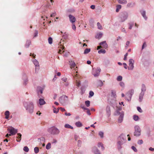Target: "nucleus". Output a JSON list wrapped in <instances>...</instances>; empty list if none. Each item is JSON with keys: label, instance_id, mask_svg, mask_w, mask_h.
Listing matches in <instances>:
<instances>
[{"label": "nucleus", "instance_id": "39", "mask_svg": "<svg viewBox=\"0 0 154 154\" xmlns=\"http://www.w3.org/2000/svg\"><path fill=\"white\" fill-rule=\"evenodd\" d=\"M119 85H120L122 87L123 89H124L125 87V85L124 83L122 82H121L119 83Z\"/></svg>", "mask_w": 154, "mask_h": 154}, {"label": "nucleus", "instance_id": "59", "mask_svg": "<svg viewBox=\"0 0 154 154\" xmlns=\"http://www.w3.org/2000/svg\"><path fill=\"white\" fill-rule=\"evenodd\" d=\"M72 28L74 30H75L76 29V26L75 24H72Z\"/></svg>", "mask_w": 154, "mask_h": 154}, {"label": "nucleus", "instance_id": "53", "mask_svg": "<svg viewBox=\"0 0 154 154\" xmlns=\"http://www.w3.org/2000/svg\"><path fill=\"white\" fill-rule=\"evenodd\" d=\"M137 110L140 112H143V110L140 107H137Z\"/></svg>", "mask_w": 154, "mask_h": 154}, {"label": "nucleus", "instance_id": "47", "mask_svg": "<svg viewBox=\"0 0 154 154\" xmlns=\"http://www.w3.org/2000/svg\"><path fill=\"white\" fill-rule=\"evenodd\" d=\"M94 95V93L92 91H90L89 93V97H92Z\"/></svg>", "mask_w": 154, "mask_h": 154}, {"label": "nucleus", "instance_id": "20", "mask_svg": "<svg viewBox=\"0 0 154 154\" xmlns=\"http://www.w3.org/2000/svg\"><path fill=\"white\" fill-rule=\"evenodd\" d=\"M140 13L144 19L146 20L147 18L146 15V11L144 10H141L140 11Z\"/></svg>", "mask_w": 154, "mask_h": 154}, {"label": "nucleus", "instance_id": "27", "mask_svg": "<svg viewBox=\"0 0 154 154\" xmlns=\"http://www.w3.org/2000/svg\"><path fill=\"white\" fill-rule=\"evenodd\" d=\"M119 3L121 4H126L127 3V1L126 0H117Z\"/></svg>", "mask_w": 154, "mask_h": 154}, {"label": "nucleus", "instance_id": "35", "mask_svg": "<svg viewBox=\"0 0 154 154\" xmlns=\"http://www.w3.org/2000/svg\"><path fill=\"white\" fill-rule=\"evenodd\" d=\"M116 7V11L118 12H119V10L121 8L122 6L121 5H117Z\"/></svg>", "mask_w": 154, "mask_h": 154}, {"label": "nucleus", "instance_id": "34", "mask_svg": "<svg viewBox=\"0 0 154 154\" xmlns=\"http://www.w3.org/2000/svg\"><path fill=\"white\" fill-rule=\"evenodd\" d=\"M98 29H99L101 30L103 29V27L99 22H98L97 23Z\"/></svg>", "mask_w": 154, "mask_h": 154}, {"label": "nucleus", "instance_id": "33", "mask_svg": "<svg viewBox=\"0 0 154 154\" xmlns=\"http://www.w3.org/2000/svg\"><path fill=\"white\" fill-rule=\"evenodd\" d=\"M91 51L90 48H86L84 51V54H86L88 53Z\"/></svg>", "mask_w": 154, "mask_h": 154}, {"label": "nucleus", "instance_id": "64", "mask_svg": "<svg viewBox=\"0 0 154 154\" xmlns=\"http://www.w3.org/2000/svg\"><path fill=\"white\" fill-rule=\"evenodd\" d=\"M90 8L91 9H94L95 8V5H92L91 6Z\"/></svg>", "mask_w": 154, "mask_h": 154}, {"label": "nucleus", "instance_id": "43", "mask_svg": "<svg viewBox=\"0 0 154 154\" xmlns=\"http://www.w3.org/2000/svg\"><path fill=\"white\" fill-rule=\"evenodd\" d=\"M128 25L129 26V29H132V27L133 26L134 24L133 23H128Z\"/></svg>", "mask_w": 154, "mask_h": 154}, {"label": "nucleus", "instance_id": "24", "mask_svg": "<svg viewBox=\"0 0 154 154\" xmlns=\"http://www.w3.org/2000/svg\"><path fill=\"white\" fill-rule=\"evenodd\" d=\"M97 146L98 147H101V149L103 151V150H104L105 148L103 146V144H102V143H100V142L99 143H98Z\"/></svg>", "mask_w": 154, "mask_h": 154}, {"label": "nucleus", "instance_id": "45", "mask_svg": "<svg viewBox=\"0 0 154 154\" xmlns=\"http://www.w3.org/2000/svg\"><path fill=\"white\" fill-rule=\"evenodd\" d=\"M147 46V45L146 44V42H144L143 43V45L142 47V49L141 50H143L144 48H146Z\"/></svg>", "mask_w": 154, "mask_h": 154}, {"label": "nucleus", "instance_id": "4", "mask_svg": "<svg viewBox=\"0 0 154 154\" xmlns=\"http://www.w3.org/2000/svg\"><path fill=\"white\" fill-rule=\"evenodd\" d=\"M146 90L145 85L144 84H142L141 86V92L139 96V102H141L142 101Z\"/></svg>", "mask_w": 154, "mask_h": 154}, {"label": "nucleus", "instance_id": "36", "mask_svg": "<svg viewBox=\"0 0 154 154\" xmlns=\"http://www.w3.org/2000/svg\"><path fill=\"white\" fill-rule=\"evenodd\" d=\"M133 118L134 120L135 121H137L139 119L138 116L137 115H134L133 116Z\"/></svg>", "mask_w": 154, "mask_h": 154}, {"label": "nucleus", "instance_id": "1", "mask_svg": "<svg viewBox=\"0 0 154 154\" xmlns=\"http://www.w3.org/2000/svg\"><path fill=\"white\" fill-rule=\"evenodd\" d=\"M117 148L119 151L122 148V145L126 142V139L125 135L123 134H121L117 139Z\"/></svg>", "mask_w": 154, "mask_h": 154}, {"label": "nucleus", "instance_id": "55", "mask_svg": "<svg viewBox=\"0 0 154 154\" xmlns=\"http://www.w3.org/2000/svg\"><path fill=\"white\" fill-rule=\"evenodd\" d=\"M80 107L82 108L84 110L87 109L88 108L85 107V106L84 105H83V104H81L80 105Z\"/></svg>", "mask_w": 154, "mask_h": 154}, {"label": "nucleus", "instance_id": "52", "mask_svg": "<svg viewBox=\"0 0 154 154\" xmlns=\"http://www.w3.org/2000/svg\"><path fill=\"white\" fill-rule=\"evenodd\" d=\"M82 142L81 140H79L78 141V146L79 147H80L81 145Z\"/></svg>", "mask_w": 154, "mask_h": 154}, {"label": "nucleus", "instance_id": "30", "mask_svg": "<svg viewBox=\"0 0 154 154\" xmlns=\"http://www.w3.org/2000/svg\"><path fill=\"white\" fill-rule=\"evenodd\" d=\"M111 96L115 98L116 97V92L115 91L112 90L111 91Z\"/></svg>", "mask_w": 154, "mask_h": 154}, {"label": "nucleus", "instance_id": "17", "mask_svg": "<svg viewBox=\"0 0 154 154\" xmlns=\"http://www.w3.org/2000/svg\"><path fill=\"white\" fill-rule=\"evenodd\" d=\"M69 17L70 21L72 23H73L75 22L76 19L74 16L71 14H69Z\"/></svg>", "mask_w": 154, "mask_h": 154}, {"label": "nucleus", "instance_id": "8", "mask_svg": "<svg viewBox=\"0 0 154 154\" xmlns=\"http://www.w3.org/2000/svg\"><path fill=\"white\" fill-rule=\"evenodd\" d=\"M134 90L131 89L126 94L125 99L128 101H129L131 100L132 96L134 93Z\"/></svg>", "mask_w": 154, "mask_h": 154}, {"label": "nucleus", "instance_id": "10", "mask_svg": "<svg viewBox=\"0 0 154 154\" xmlns=\"http://www.w3.org/2000/svg\"><path fill=\"white\" fill-rule=\"evenodd\" d=\"M7 130L9 131L10 133L9 135L10 136L14 135L18 132L17 129H15L14 128L11 127L10 128H8Z\"/></svg>", "mask_w": 154, "mask_h": 154}, {"label": "nucleus", "instance_id": "2", "mask_svg": "<svg viewBox=\"0 0 154 154\" xmlns=\"http://www.w3.org/2000/svg\"><path fill=\"white\" fill-rule=\"evenodd\" d=\"M23 105L26 110L30 113H32L33 111L34 106L32 102H24Z\"/></svg>", "mask_w": 154, "mask_h": 154}, {"label": "nucleus", "instance_id": "31", "mask_svg": "<svg viewBox=\"0 0 154 154\" xmlns=\"http://www.w3.org/2000/svg\"><path fill=\"white\" fill-rule=\"evenodd\" d=\"M135 4L134 3H129L127 5V6L128 7L131 8L133 7Z\"/></svg>", "mask_w": 154, "mask_h": 154}, {"label": "nucleus", "instance_id": "19", "mask_svg": "<svg viewBox=\"0 0 154 154\" xmlns=\"http://www.w3.org/2000/svg\"><path fill=\"white\" fill-rule=\"evenodd\" d=\"M23 79L24 80L23 85H26L28 82L27 77L26 75L24 74L23 75Z\"/></svg>", "mask_w": 154, "mask_h": 154}, {"label": "nucleus", "instance_id": "40", "mask_svg": "<svg viewBox=\"0 0 154 154\" xmlns=\"http://www.w3.org/2000/svg\"><path fill=\"white\" fill-rule=\"evenodd\" d=\"M90 102L89 100H87L85 101V103L86 105L88 107H89L90 106Z\"/></svg>", "mask_w": 154, "mask_h": 154}, {"label": "nucleus", "instance_id": "3", "mask_svg": "<svg viewBox=\"0 0 154 154\" xmlns=\"http://www.w3.org/2000/svg\"><path fill=\"white\" fill-rule=\"evenodd\" d=\"M48 131L51 134L53 135H57L60 133V130L57 127L53 126L48 129Z\"/></svg>", "mask_w": 154, "mask_h": 154}, {"label": "nucleus", "instance_id": "13", "mask_svg": "<svg viewBox=\"0 0 154 154\" xmlns=\"http://www.w3.org/2000/svg\"><path fill=\"white\" fill-rule=\"evenodd\" d=\"M91 151L94 154H101L100 151L95 146L92 147Z\"/></svg>", "mask_w": 154, "mask_h": 154}, {"label": "nucleus", "instance_id": "23", "mask_svg": "<svg viewBox=\"0 0 154 154\" xmlns=\"http://www.w3.org/2000/svg\"><path fill=\"white\" fill-rule=\"evenodd\" d=\"M31 44V41L30 40H27L25 45V47L26 48H28Z\"/></svg>", "mask_w": 154, "mask_h": 154}, {"label": "nucleus", "instance_id": "16", "mask_svg": "<svg viewBox=\"0 0 154 154\" xmlns=\"http://www.w3.org/2000/svg\"><path fill=\"white\" fill-rule=\"evenodd\" d=\"M99 44L100 45H101V47H102V48L106 49L108 48V45L106 43V41H104L101 42L99 43Z\"/></svg>", "mask_w": 154, "mask_h": 154}, {"label": "nucleus", "instance_id": "28", "mask_svg": "<svg viewBox=\"0 0 154 154\" xmlns=\"http://www.w3.org/2000/svg\"><path fill=\"white\" fill-rule=\"evenodd\" d=\"M69 65L72 68H73L75 67V62L73 61H69Z\"/></svg>", "mask_w": 154, "mask_h": 154}, {"label": "nucleus", "instance_id": "56", "mask_svg": "<svg viewBox=\"0 0 154 154\" xmlns=\"http://www.w3.org/2000/svg\"><path fill=\"white\" fill-rule=\"evenodd\" d=\"M68 35L66 34H64L63 35V38L64 39H66L67 38Z\"/></svg>", "mask_w": 154, "mask_h": 154}, {"label": "nucleus", "instance_id": "25", "mask_svg": "<svg viewBox=\"0 0 154 154\" xmlns=\"http://www.w3.org/2000/svg\"><path fill=\"white\" fill-rule=\"evenodd\" d=\"M103 33L101 32H99L95 36V38L99 39L102 36Z\"/></svg>", "mask_w": 154, "mask_h": 154}, {"label": "nucleus", "instance_id": "62", "mask_svg": "<svg viewBox=\"0 0 154 154\" xmlns=\"http://www.w3.org/2000/svg\"><path fill=\"white\" fill-rule=\"evenodd\" d=\"M65 115L66 116H70L71 115V114L69 112L67 113V112H66L65 113Z\"/></svg>", "mask_w": 154, "mask_h": 154}, {"label": "nucleus", "instance_id": "15", "mask_svg": "<svg viewBox=\"0 0 154 154\" xmlns=\"http://www.w3.org/2000/svg\"><path fill=\"white\" fill-rule=\"evenodd\" d=\"M106 110L108 117H109L111 115V109L110 106H107L106 107Z\"/></svg>", "mask_w": 154, "mask_h": 154}, {"label": "nucleus", "instance_id": "14", "mask_svg": "<svg viewBox=\"0 0 154 154\" xmlns=\"http://www.w3.org/2000/svg\"><path fill=\"white\" fill-rule=\"evenodd\" d=\"M100 71L101 69L100 68H97L95 72L93 71L92 72V74L94 77H97L99 75Z\"/></svg>", "mask_w": 154, "mask_h": 154}, {"label": "nucleus", "instance_id": "37", "mask_svg": "<svg viewBox=\"0 0 154 154\" xmlns=\"http://www.w3.org/2000/svg\"><path fill=\"white\" fill-rule=\"evenodd\" d=\"M51 148V144L50 143H48L46 146V148L47 149H50Z\"/></svg>", "mask_w": 154, "mask_h": 154}, {"label": "nucleus", "instance_id": "60", "mask_svg": "<svg viewBox=\"0 0 154 154\" xmlns=\"http://www.w3.org/2000/svg\"><path fill=\"white\" fill-rule=\"evenodd\" d=\"M58 109H60V110L62 112L66 111V110L64 108H62V107H60V108H58Z\"/></svg>", "mask_w": 154, "mask_h": 154}, {"label": "nucleus", "instance_id": "48", "mask_svg": "<svg viewBox=\"0 0 154 154\" xmlns=\"http://www.w3.org/2000/svg\"><path fill=\"white\" fill-rule=\"evenodd\" d=\"M99 135L102 138H103V133L102 131H100L99 133Z\"/></svg>", "mask_w": 154, "mask_h": 154}, {"label": "nucleus", "instance_id": "11", "mask_svg": "<svg viewBox=\"0 0 154 154\" xmlns=\"http://www.w3.org/2000/svg\"><path fill=\"white\" fill-rule=\"evenodd\" d=\"M129 67H128V69L129 70H132L134 68V60L132 59H130L129 60Z\"/></svg>", "mask_w": 154, "mask_h": 154}, {"label": "nucleus", "instance_id": "58", "mask_svg": "<svg viewBox=\"0 0 154 154\" xmlns=\"http://www.w3.org/2000/svg\"><path fill=\"white\" fill-rule=\"evenodd\" d=\"M128 55V53H127L124 56V60H127V57Z\"/></svg>", "mask_w": 154, "mask_h": 154}, {"label": "nucleus", "instance_id": "32", "mask_svg": "<svg viewBox=\"0 0 154 154\" xmlns=\"http://www.w3.org/2000/svg\"><path fill=\"white\" fill-rule=\"evenodd\" d=\"M64 127L65 128H70L71 129H73V127L71 126L69 124H67L65 125Z\"/></svg>", "mask_w": 154, "mask_h": 154}, {"label": "nucleus", "instance_id": "38", "mask_svg": "<svg viewBox=\"0 0 154 154\" xmlns=\"http://www.w3.org/2000/svg\"><path fill=\"white\" fill-rule=\"evenodd\" d=\"M106 52V51L105 50L100 49L98 51V53L99 54H105Z\"/></svg>", "mask_w": 154, "mask_h": 154}, {"label": "nucleus", "instance_id": "63", "mask_svg": "<svg viewBox=\"0 0 154 154\" xmlns=\"http://www.w3.org/2000/svg\"><path fill=\"white\" fill-rule=\"evenodd\" d=\"M57 142V140L55 139H53V142H52V143H55Z\"/></svg>", "mask_w": 154, "mask_h": 154}, {"label": "nucleus", "instance_id": "49", "mask_svg": "<svg viewBox=\"0 0 154 154\" xmlns=\"http://www.w3.org/2000/svg\"><path fill=\"white\" fill-rule=\"evenodd\" d=\"M131 149L135 152H137V150L136 148L134 146H132L131 147Z\"/></svg>", "mask_w": 154, "mask_h": 154}, {"label": "nucleus", "instance_id": "57", "mask_svg": "<svg viewBox=\"0 0 154 154\" xmlns=\"http://www.w3.org/2000/svg\"><path fill=\"white\" fill-rule=\"evenodd\" d=\"M86 110H87V111L86 112L87 114L88 115H90L91 114L90 113V109H88V108H87V109H86Z\"/></svg>", "mask_w": 154, "mask_h": 154}, {"label": "nucleus", "instance_id": "29", "mask_svg": "<svg viewBox=\"0 0 154 154\" xmlns=\"http://www.w3.org/2000/svg\"><path fill=\"white\" fill-rule=\"evenodd\" d=\"M9 112L8 111H6L5 112V118L7 119H8L9 116Z\"/></svg>", "mask_w": 154, "mask_h": 154}, {"label": "nucleus", "instance_id": "7", "mask_svg": "<svg viewBox=\"0 0 154 154\" xmlns=\"http://www.w3.org/2000/svg\"><path fill=\"white\" fill-rule=\"evenodd\" d=\"M119 109L116 110V115H119V117L118 119V122L119 123H121L123 120L124 113V112L123 111H122L121 112H119Z\"/></svg>", "mask_w": 154, "mask_h": 154}, {"label": "nucleus", "instance_id": "26", "mask_svg": "<svg viewBox=\"0 0 154 154\" xmlns=\"http://www.w3.org/2000/svg\"><path fill=\"white\" fill-rule=\"evenodd\" d=\"M75 124V125L78 127H80L82 126V124L79 121L76 122Z\"/></svg>", "mask_w": 154, "mask_h": 154}, {"label": "nucleus", "instance_id": "61", "mask_svg": "<svg viewBox=\"0 0 154 154\" xmlns=\"http://www.w3.org/2000/svg\"><path fill=\"white\" fill-rule=\"evenodd\" d=\"M61 80L64 82H66L67 80V79L65 77L61 79Z\"/></svg>", "mask_w": 154, "mask_h": 154}, {"label": "nucleus", "instance_id": "44", "mask_svg": "<svg viewBox=\"0 0 154 154\" xmlns=\"http://www.w3.org/2000/svg\"><path fill=\"white\" fill-rule=\"evenodd\" d=\"M52 41L53 39L51 37H49L48 39V43L50 44H51L52 43Z\"/></svg>", "mask_w": 154, "mask_h": 154}, {"label": "nucleus", "instance_id": "46", "mask_svg": "<svg viewBox=\"0 0 154 154\" xmlns=\"http://www.w3.org/2000/svg\"><path fill=\"white\" fill-rule=\"evenodd\" d=\"M122 79V77L121 76H119L117 77V80L118 81H121Z\"/></svg>", "mask_w": 154, "mask_h": 154}, {"label": "nucleus", "instance_id": "41", "mask_svg": "<svg viewBox=\"0 0 154 154\" xmlns=\"http://www.w3.org/2000/svg\"><path fill=\"white\" fill-rule=\"evenodd\" d=\"M34 152L35 153H37L39 151V149L38 147H35L34 149Z\"/></svg>", "mask_w": 154, "mask_h": 154}, {"label": "nucleus", "instance_id": "5", "mask_svg": "<svg viewBox=\"0 0 154 154\" xmlns=\"http://www.w3.org/2000/svg\"><path fill=\"white\" fill-rule=\"evenodd\" d=\"M59 100V102L63 106H65L68 103V97L65 95L60 97Z\"/></svg>", "mask_w": 154, "mask_h": 154}, {"label": "nucleus", "instance_id": "42", "mask_svg": "<svg viewBox=\"0 0 154 154\" xmlns=\"http://www.w3.org/2000/svg\"><path fill=\"white\" fill-rule=\"evenodd\" d=\"M23 150L24 151L27 152L29 151V149L27 146H25L23 147Z\"/></svg>", "mask_w": 154, "mask_h": 154}, {"label": "nucleus", "instance_id": "51", "mask_svg": "<svg viewBox=\"0 0 154 154\" xmlns=\"http://www.w3.org/2000/svg\"><path fill=\"white\" fill-rule=\"evenodd\" d=\"M38 31L37 30H35V32L34 34V37H35L38 36Z\"/></svg>", "mask_w": 154, "mask_h": 154}, {"label": "nucleus", "instance_id": "50", "mask_svg": "<svg viewBox=\"0 0 154 154\" xmlns=\"http://www.w3.org/2000/svg\"><path fill=\"white\" fill-rule=\"evenodd\" d=\"M137 143L138 144L141 145L143 143V141L142 140H139Z\"/></svg>", "mask_w": 154, "mask_h": 154}, {"label": "nucleus", "instance_id": "22", "mask_svg": "<svg viewBox=\"0 0 154 154\" xmlns=\"http://www.w3.org/2000/svg\"><path fill=\"white\" fill-rule=\"evenodd\" d=\"M39 103L40 105H42L45 104L46 103L43 99L40 98L39 100Z\"/></svg>", "mask_w": 154, "mask_h": 154}, {"label": "nucleus", "instance_id": "54", "mask_svg": "<svg viewBox=\"0 0 154 154\" xmlns=\"http://www.w3.org/2000/svg\"><path fill=\"white\" fill-rule=\"evenodd\" d=\"M56 109L55 108H54L53 109V112L54 113H57L59 111V109L58 108L57 109V111H56Z\"/></svg>", "mask_w": 154, "mask_h": 154}, {"label": "nucleus", "instance_id": "12", "mask_svg": "<svg viewBox=\"0 0 154 154\" xmlns=\"http://www.w3.org/2000/svg\"><path fill=\"white\" fill-rule=\"evenodd\" d=\"M35 66V72H37L39 69V65L38 61L36 59L32 61Z\"/></svg>", "mask_w": 154, "mask_h": 154}, {"label": "nucleus", "instance_id": "6", "mask_svg": "<svg viewBox=\"0 0 154 154\" xmlns=\"http://www.w3.org/2000/svg\"><path fill=\"white\" fill-rule=\"evenodd\" d=\"M128 17V14L126 11L121 12L119 15V17L120 19V21L123 22L127 19Z\"/></svg>", "mask_w": 154, "mask_h": 154}, {"label": "nucleus", "instance_id": "21", "mask_svg": "<svg viewBox=\"0 0 154 154\" xmlns=\"http://www.w3.org/2000/svg\"><path fill=\"white\" fill-rule=\"evenodd\" d=\"M17 136L16 137V138L18 139V140L17 139L16 141L17 142H20L21 140L22 135L20 133H18L17 134Z\"/></svg>", "mask_w": 154, "mask_h": 154}, {"label": "nucleus", "instance_id": "9", "mask_svg": "<svg viewBox=\"0 0 154 154\" xmlns=\"http://www.w3.org/2000/svg\"><path fill=\"white\" fill-rule=\"evenodd\" d=\"M134 135L136 137H139L141 135V130L140 127L138 125H136L134 127Z\"/></svg>", "mask_w": 154, "mask_h": 154}, {"label": "nucleus", "instance_id": "18", "mask_svg": "<svg viewBox=\"0 0 154 154\" xmlns=\"http://www.w3.org/2000/svg\"><path fill=\"white\" fill-rule=\"evenodd\" d=\"M43 90V89L40 86H38L37 88V92L38 95H39V93H40L41 94H42Z\"/></svg>", "mask_w": 154, "mask_h": 154}]
</instances>
